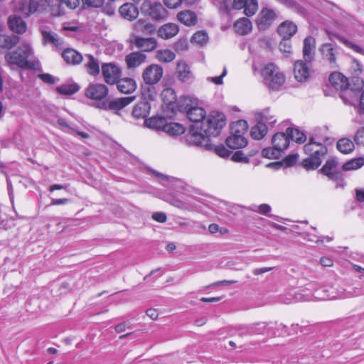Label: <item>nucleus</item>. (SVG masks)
I'll return each mask as SVG.
<instances>
[{
	"mask_svg": "<svg viewBox=\"0 0 364 364\" xmlns=\"http://www.w3.org/2000/svg\"><path fill=\"white\" fill-rule=\"evenodd\" d=\"M320 132L321 129H316L310 136L309 142L304 146L305 154L309 156L302 161V166L307 170L317 168L322 162L321 158L328 152L327 147L323 143L331 139L323 136Z\"/></svg>",
	"mask_w": 364,
	"mask_h": 364,
	"instance_id": "nucleus-1",
	"label": "nucleus"
},
{
	"mask_svg": "<svg viewBox=\"0 0 364 364\" xmlns=\"http://www.w3.org/2000/svg\"><path fill=\"white\" fill-rule=\"evenodd\" d=\"M5 60L9 66L14 70H36L40 63L34 56V51L28 42H23L15 50L5 55Z\"/></svg>",
	"mask_w": 364,
	"mask_h": 364,
	"instance_id": "nucleus-2",
	"label": "nucleus"
},
{
	"mask_svg": "<svg viewBox=\"0 0 364 364\" xmlns=\"http://www.w3.org/2000/svg\"><path fill=\"white\" fill-rule=\"evenodd\" d=\"M225 123V117L223 113L212 112L206 117L205 120L202 121L199 129L208 137L215 136L219 135ZM197 129H198V127H197Z\"/></svg>",
	"mask_w": 364,
	"mask_h": 364,
	"instance_id": "nucleus-3",
	"label": "nucleus"
},
{
	"mask_svg": "<svg viewBox=\"0 0 364 364\" xmlns=\"http://www.w3.org/2000/svg\"><path fill=\"white\" fill-rule=\"evenodd\" d=\"M261 73L264 83L271 90H277L285 82L284 75L274 63L266 65Z\"/></svg>",
	"mask_w": 364,
	"mask_h": 364,
	"instance_id": "nucleus-4",
	"label": "nucleus"
},
{
	"mask_svg": "<svg viewBox=\"0 0 364 364\" xmlns=\"http://www.w3.org/2000/svg\"><path fill=\"white\" fill-rule=\"evenodd\" d=\"M143 14L155 21L165 19L168 16L167 10L161 3L145 1L141 6Z\"/></svg>",
	"mask_w": 364,
	"mask_h": 364,
	"instance_id": "nucleus-5",
	"label": "nucleus"
},
{
	"mask_svg": "<svg viewBox=\"0 0 364 364\" xmlns=\"http://www.w3.org/2000/svg\"><path fill=\"white\" fill-rule=\"evenodd\" d=\"M164 75L163 68L158 64H151L142 71L141 77L146 85H154L160 82Z\"/></svg>",
	"mask_w": 364,
	"mask_h": 364,
	"instance_id": "nucleus-6",
	"label": "nucleus"
},
{
	"mask_svg": "<svg viewBox=\"0 0 364 364\" xmlns=\"http://www.w3.org/2000/svg\"><path fill=\"white\" fill-rule=\"evenodd\" d=\"M135 100V97H124L114 99L109 102L103 101L97 103V107L105 110H112L116 113L129 105Z\"/></svg>",
	"mask_w": 364,
	"mask_h": 364,
	"instance_id": "nucleus-7",
	"label": "nucleus"
},
{
	"mask_svg": "<svg viewBox=\"0 0 364 364\" xmlns=\"http://www.w3.org/2000/svg\"><path fill=\"white\" fill-rule=\"evenodd\" d=\"M107 85L101 83H90L85 90V95L92 100L102 102L108 95Z\"/></svg>",
	"mask_w": 364,
	"mask_h": 364,
	"instance_id": "nucleus-8",
	"label": "nucleus"
},
{
	"mask_svg": "<svg viewBox=\"0 0 364 364\" xmlns=\"http://www.w3.org/2000/svg\"><path fill=\"white\" fill-rule=\"evenodd\" d=\"M186 141L189 145L202 148L207 151H211L213 144L210 143L208 136L198 132L191 131L186 136Z\"/></svg>",
	"mask_w": 364,
	"mask_h": 364,
	"instance_id": "nucleus-9",
	"label": "nucleus"
},
{
	"mask_svg": "<svg viewBox=\"0 0 364 364\" xmlns=\"http://www.w3.org/2000/svg\"><path fill=\"white\" fill-rule=\"evenodd\" d=\"M102 74L105 81L109 85H114L120 78L122 70L114 63H103Z\"/></svg>",
	"mask_w": 364,
	"mask_h": 364,
	"instance_id": "nucleus-10",
	"label": "nucleus"
},
{
	"mask_svg": "<svg viewBox=\"0 0 364 364\" xmlns=\"http://www.w3.org/2000/svg\"><path fill=\"white\" fill-rule=\"evenodd\" d=\"M277 18V12L268 8L262 9L257 18V26L260 31L268 29Z\"/></svg>",
	"mask_w": 364,
	"mask_h": 364,
	"instance_id": "nucleus-11",
	"label": "nucleus"
},
{
	"mask_svg": "<svg viewBox=\"0 0 364 364\" xmlns=\"http://www.w3.org/2000/svg\"><path fill=\"white\" fill-rule=\"evenodd\" d=\"M323 60L328 62L331 68H337L336 56L338 54V48L332 43H324L319 48Z\"/></svg>",
	"mask_w": 364,
	"mask_h": 364,
	"instance_id": "nucleus-12",
	"label": "nucleus"
},
{
	"mask_svg": "<svg viewBox=\"0 0 364 364\" xmlns=\"http://www.w3.org/2000/svg\"><path fill=\"white\" fill-rule=\"evenodd\" d=\"M37 0H20L16 3L15 10L25 17L36 13L39 8Z\"/></svg>",
	"mask_w": 364,
	"mask_h": 364,
	"instance_id": "nucleus-13",
	"label": "nucleus"
},
{
	"mask_svg": "<svg viewBox=\"0 0 364 364\" xmlns=\"http://www.w3.org/2000/svg\"><path fill=\"white\" fill-rule=\"evenodd\" d=\"M232 6L235 9H244L247 16H253L258 9L257 0H233Z\"/></svg>",
	"mask_w": 364,
	"mask_h": 364,
	"instance_id": "nucleus-14",
	"label": "nucleus"
},
{
	"mask_svg": "<svg viewBox=\"0 0 364 364\" xmlns=\"http://www.w3.org/2000/svg\"><path fill=\"white\" fill-rule=\"evenodd\" d=\"M308 63H309L301 60L295 62L294 75L297 81L304 82L309 78L310 70Z\"/></svg>",
	"mask_w": 364,
	"mask_h": 364,
	"instance_id": "nucleus-15",
	"label": "nucleus"
},
{
	"mask_svg": "<svg viewBox=\"0 0 364 364\" xmlns=\"http://www.w3.org/2000/svg\"><path fill=\"white\" fill-rule=\"evenodd\" d=\"M146 55L142 52H132L125 56V63L128 69H134L142 65L146 60Z\"/></svg>",
	"mask_w": 364,
	"mask_h": 364,
	"instance_id": "nucleus-16",
	"label": "nucleus"
},
{
	"mask_svg": "<svg viewBox=\"0 0 364 364\" xmlns=\"http://www.w3.org/2000/svg\"><path fill=\"white\" fill-rule=\"evenodd\" d=\"M340 91V97L345 104L352 106L357 105L360 97L359 92L349 87L348 85L343 87V89H341Z\"/></svg>",
	"mask_w": 364,
	"mask_h": 364,
	"instance_id": "nucleus-17",
	"label": "nucleus"
},
{
	"mask_svg": "<svg viewBox=\"0 0 364 364\" xmlns=\"http://www.w3.org/2000/svg\"><path fill=\"white\" fill-rule=\"evenodd\" d=\"M316 41L312 36H307L304 40L303 56L305 61L311 63L314 59Z\"/></svg>",
	"mask_w": 364,
	"mask_h": 364,
	"instance_id": "nucleus-18",
	"label": "nucleus"
},
{
	"mask_svg": "<svg viewBox=\"0 0 364 364\" xmlns=\"http://www.w3.org/2000/svg\"><path fill=\"white\" fill-rule=\"evenodd\" d=\"M134 45L142 52H151L157 47V41L154 38L136 37Z\"/></svg>",
	"mask_w": 364,
	"mask_h": 364,
	"instance_id": "nucleus-19",
	"label": "nucleus"
},
{
	"mask_svg": "<svg viewBox=\"0 0 364 364\" xmlns=\"http://www.w3.org/2000/svg\"><path fill=\"white\" fill-rule=\"evenodd\" d=\"M115 84H117V90L124 94L134 92L137 87L136 81L131 77L119 78Z\"/></svg>",
	"mask_w": 364,
	"mask_h": 364,
	"instance_id": "nucleus-20",
	"label": "nucleus"
},
{
	"mask_svg": "<svg viewBox=\"0 0 364 364\" xmlns=\"http://www.w3.org/2000/svg\"><path fill=\"white\" fill-rule=\"evenodd\" d=\"M297 31L296 25L292 21H286L282 23L278 28L277 32L282 38L290 39Z\"/></svg>",
	"mask_w": 364,
	"mask_h": 364,
	"instance_id": "nucleus-21",
	"label": "nucleus"
},
{
	"mask_svg": "<svg viewBox=\"0 0 364 364\" xmlns=\"http://www.w3.org/2000/svg\"><path fill=\"white\" fill-rule=\"evenodd\" d=\"M120 15L129 21L134 20L139 15L138 8L134 4L125 3L119 9Z\"/></svg>",
	"mask_w": 364,
	"mask_h": 364,
	"instance_id": "nucleus-22",
	"label": "nucleus"
},
{
	"mask_svg": "<svg viewBox=\"0 0 364 364\" xmlns=\"http://www.w3.org/2000/svg\"><path fill=\"white\" fill-rule=\"evenodd\" d=\"M337 166V161L335 159H329L321 168V171L329 178L338 180L341 178V173L336 171L335 168Z\"/></svg>",
	"mask_w": 364,
	"mask_h": 364,
	"instance_id": "nucleus-23",
	"label": "nucleus"
},
{
	"mask_svg": "<svg viewBox=\"0 0 364 364\" xmlns=\"http://www.w3.org/2000/svg\"><path fill=\"white\" fill-rule=\"evenodd\" d=\"M179 28L176 23H168L161 26L157 31L159 37L163 39H169L178 33Z\"/></svg>",
	"mask_w": 364,
	"mask_h": 364,
	"instance_id": "nucleus-24",
	"label": "nucleus"
},
{
	"mask_svg": "<svg viewBox=\"0 0 364 364\" xmlns=\"http://www.w3.org/2000/svg\"><path fill=\"white\" fill-rule=\"evenodd\" d=\"M353 63L355 64L356 68L355 69L353 76L350 78V81H348V87L360 92L364 87L363 78L358 76L362 72L361 65L356 60H354Z\"/></svg>",
	"mask_w": 364,
	"mask_h": 364,
	"instance_id": "nucleus-25",
	"label": "nucleus"
},
{
	"mask_svg": "<svg viewBox=\"0 0 364 364\" xmlns=\"http://www.w3.org/2000/svg\"><path fill=\"white\" fill-rule=\"evenodd\" d=\"M150 109L149 103L143 100L135 105L132 114L135 119H144L149 114Z\"/></svg>",
	"mask_w": 364,
	"mask_h": 364,
	"instance_id": "nucleus-26",
	"label": "nucleus"
},
{
	"mask_svg": "<svg viewBox=\"0 0 364 364\" xmlns=\"http://www.w3.org/2000/svg\"><path fill=\"white\" fill-rule=\"evenodd\" d=\"M8 23L10 29L17 33H23L27 28L26 22L16 15L10 16Z\"/></svg>",
	"mask_w": 364,
	"mask_h": 364,
	"instance_id": "nucleus-27",
	"label": "nucleus"
},
{
	"mask_svg": "<svg viewBox=\"0 0 364 364\" xmlns=\"http://www.w3.org/2000/svg\"><path fill=\"white\" fill-rule=\"evenodd\" d=\"M272 143L274 147L278 148V150L283 153L289 146V139L287 133L278 132L273 136Z\"/></svg>",
	"mask_w": 364,
	"mask_h": 364,
	"instance_id": "nucleus-28",
	"label": "nucleus"
},
{
	"mask_svg": "<svg viewBox=\"0 0 364 364\" xmlns=\"http://www.w3.org/2000/svg\"><path fill=\"white\" fill-rule=\"evenodd\" d=\"M56 1V6H53V14L55 16H60L63 14V12L61 10L62 5H65L68 8L70 9H76L79 5L80 3H82V0H55Z\"/></svg>",
	"mask_w": 364,
	"mask_h": 364,
	"instance_id": "nucleus-29",
	"label": "nucleus"
},
{
	"mask_svg": "<svg viewBox=\"0 0 364 364\" xmlns=\"http://www.w3.org/2000/svg\"><path fill=\"white\" fill-rule=\"evenodd\" d=\"M85 66L87 73L94 77L97 76L100 72L98 60L95 58L94 56L90 54L85 55Z\"/></svg>",
	"mask_w": 364,
	"mask_h": 364,
	"instance_id": "nucleus-30",
	"label": "nucleus"
},
{
	"mask_svg": "<svg viewBox=\"0 0 364 364\" xmlns=\"http://www.w3.org/2000/svg\"><path fill=\"white\" fill-rule=\"evenodd\" d=\"M235 32L241 36L248 34L252 29V22L247 18H241L234 23Z\"/></svg>",
	"mask_w": 364,
	"mask_h": 364,
	"instance_id": "nucleus-31",
	"label": "nucleus"
},
{
	"mask_svg": "<svg viewBox=\"0 0 364 364\" xmlns=\"http://www.w3.org/2000/svg\"><path fill=\"white\" fill-rule=\"evenodd\" d=\"M176 73L178 78L184 82H188L193 78L192 73L184 61H179L177 63Z\"/></svg>",
	"mask_w": 364,
	"mask_h": 364,
	"instance_id": "nucleus-32",
	"label": "nucleus"
},
{
	"mask_svg": "<svg viewBox=\"0 0 364 364\" xmlns=\"http://www.w3.org/2000/svg\"><path fill=\"white\" fill-rule=\"evenodd\" d=\"M329 82L335 89L338 90L348 85V79L341 73H333L329 76Z\"/></svg>",
	"mask_w": 364,
	"mask_h": 364,
	"instance_id": "nucleus-33",
	"label": "nucleus"
},
{
	"mask_svg": "<svg viewBox=\"0 0 364 364\" xmlns=\"http://www.w3.org/2000/svg\"><path fill=\"white\" fill-rule=\"evenodd\" d=\"M225 143L229 148L237 149L245 147L247 144V141L244 136L230 134V136L226 139Z\"/></svg>",
	"mask_w": 364,
	"mask_h": 364,
	"instance_id": "nucleus-34",
	"label": "nucleus"
},
{
	"mask_svg": "<svg viewBox=\"0 0 364 364\" xmlns=\"http://www.w3.org/2000/svg\"><path fill=\"white\" fill-rule=\"evenodd\" d=\"M166 119L163 117H153L145 120L144 123L149 128L156 131L164 132Z\"/></svg>",
	"mask_w": 364,
	"mask_h": 364,
	"instance_id": "nucleus-35",
	"label": "nucleus"
},
{
	"mask_svg": "<svg viewBox=\"0 0 364 364\" xmlns=\"http://www.w3.org/2000/svg\"><path fill=\"white\" fill-rule=\"evenodd\" d=\"M62 56L68 63L73 65L79 64L83 58L80 53L71 48L65 49L63 52Z\"/></svg>",
	"mask_w": 364,
	"mask_h": 364,
	"instance_id": "nucleus-36",
	"label": "nucleus"
},
{
	"mask_svg": "<svg viewBox=\"0 0 364 364\" xmlns=\"http://www.w3.org/2000/svg\"><path fill=\"white\" fill-rule=\"evenodd\" d=\"M177 19L186 26H191L196 23L197 16L196 14L189 10H185L179 12L177 15Z\"/></svg>",
	"mask_w": 364,
	"mask_h": 364,
	"instance_id": "nucleus-37",
	"label": "nucleus"
},
{
	"mask_svg": "<svg viewBox=\"0 0 364 364\" xmlns=\"http://www.w3.org/2000/svg\"><path fill=\"white\" fill-rule=\"evenodd\" d=\"M186 116L190 121L200 124L206 118L205 111L198 106L187 111Z\"/></svg>",
	"mask_w": 364,
	"mask_h": 364,
	"instance_id": "nucleus-38",
	"label": "nucleus"
},
{
	"mask_svg": "<svg viewBox=\"0 0 364 364\" xmlns=\"http://www.w3.org/2000/svg\"><path fill=\"white\" fill-rule=\"evenodd\" d=\"M248 129L247 123L245 120H238L234 122L230 126V134L235 136H244Z\"/></svg>",
	"mask_w": 364,
	"mask_h": 364,
	"instance_id": "nucleus-39",
	"label": "nucleus"
},
{
	"mask_svg": "<svg viewBox=\"0 0 364 364\" xmlns=\"http://www.w3.org/2000/svg\"><path fill=\"white\" fill-rule=\"evenodd\" d=\"M19 42V38L16 36L0 35V50L10 49Z\"/></svg>",
	"mask_w": 364,
	"mask_h": 364,
	"instance_id": "nucleus-40",
	"label": "nucleus"
},
{
	"mask_svg": "<svg viewBox=\"0 0 364 364\" xmlns=\"http://www.w3.org/2000/svg\"><path fill=\"white\" fill-rule=\"evenodd\" d=\"M134 29L136 32L148 35L152 33L155 31V26L151 23L140 19L135 23Z\"/></svg>",
	"mask_w": 364,
	"mask_h": 364,
	"instance_id": "nucleus-41",
	"label": "nucleus"
},
{
	"mask_svg": "<svg viewBox=\"0 0 364 364\" xmlns=\"http://www.w3.org/2000/svg\"><path fill=\"white\" fill-rule=\"evenodd\" d=\"M268 128L267 124L263 122H258L252 127L250 134L253 139L259 140L267 134Z\"/></svg>",
	"mask_w": 364,
	"mask_h": 364,
	"instance_id": "nucleus-42",
	"label": "nucleus"
},
{
	"mask_svg": "<svg viewBox=\"0 0 364 364\" xmlns=\"http://www.w3.org/2000/svg\"><path fill=\"white\" fill-rule=\"evenodd\" d=\"M156 59L161 63H170L176 58V54L169 49H161L156 52Z\"/></svg>",
	"mask_w": 364,
	"mask_h": 364,
	"instance_id": "nucleus-43",
	"label": "nucleus"
},
{
	"mask_svg": "<svg viewBox=\"0 0 364 364\" xmlns=\"http://www.w3.org/2000/svg\"><path fill=\"white\" fill-rule=\"evenodd\" d=\"M267 328V323L265 322H257L250 324L245 328H241V329H245L247 334H264V331Z\"/></svg>",
	"mask_w": 364,
	"mask_h": 364,
	"instance_id": "nucleus-44",
	"label": "nucleus"
},
{
	"mask_svg": "<svg viewBox=\"0 0 364 364\" xmlns=\"http://www.w3.org/2000/svg\"><path fill=\"white\" fill-rule=\"evenodd\" d=\"M179 108L181 111H184L187 112L189 109L196 107L198 106V102L197 100L190 97V96H186L183 97L179 102Z\"/></svg>",
	"mask_w": 364,
	"mask_h": 364,
	"instance_id": "nucleus-45",
	"label": "nucleus"
},
{
	"mask_svg": "<svg viewBox=\"0 0 364 364\" xmlns=\"http://www.w3.org/2000/svg\"><path fill=\"white\" fill-rule=\"evenodd\" d=\"M80 87L76 83L63 84L56 87V91L60 95H70L76 93Z\"/></svg>",
	"mask_w": 364,
	"mask_h": 364,
	"instance_id": "nucleus-46",
	"label": "nucleus"
},
{
	"mask_svg": "<svg viewBox=\"0 0 364 364\" xmlns=\"http://www.w3.org/2000/svg\"><path fill=\"white\" fill-rule=\"evenodd\" d=\"M287 134L289 139L295 141L298 144H302L306 140V136L298 129L288 128Z\"/></svg>",
	"mask_w": 364,
	"mask_h": 364,
	"instance_id": "nucleus-47",
	"label": "nucleus"
},
{
	"mask_svg": "<svg viewBox=\"0 0 364 364\" xmlns=\"http://www.w3.org/2000/svg\"><path fill=\"white\" fill-rule=\"evenodd\" d=\"M184 131V127L180 124L174 122L168 123L166 122L164 132H166L171 136H176L183 134Z\"/></svg>",
	"mask_w": 364,
	"mask_h": 364,
	"instance_id": "nucleus-48",
	"label": "nucleus"
},
{
	"mask_svg": "<svg viewBox=\"0 0 364 364\" xmlns=\"http://www.w3.org/2000/svg\"><path fill=\"white\" fill-rule=\"evenodd\" d=\"M355 148L353 142L346 138L341 139L337 142V149L343 154H348Z\"/></svg>",
	"mask_w": 364,
	"mask_h": 364,
	"instance_id": "nucleus-49",
	"label": "nucleus"
},
{
	"mask_svg": "<svg viewBox=\"0 0 364 364\" xmlns=\"http://www.w3.org/2000/svg\"><path fill=\"white\" fill-rule=\"evenodd\" d=\"M43 39L46 43H51L57 47L61 46V40L58 36L52 31H43Z\"/></svg>",
	"mask_w": 364,
	"mask_h": 364,
	"instance_id": "nucleus-50",
	"label": "nucleus"
},
{
	"mask_svg": "<svg viewBox=\"0 0 364 364\" xmlns=\"http://www.w3.org/2000/svg\"><path fill=\"white\" fill-rule=\"evenodd\" d=\"M258 117H259V122H263L265 124H269L270 125H272L277 121L274 114H272L269 108L263 109L258 114Z\"/></svg>",
	"mask_w": 364,
	"mask_h": 364,
	"instance_id": "nucleus-51",
	"label": "nucleus"
},
{
	"mask_svg": "<svg viewBox=\"0 0 364 364\" xmlns=\"http://www.w3.org/2000/svg\"><path fill=\"white\" fill-rule=\"evenodd\" d=\"M363 165L364 158L359 157L347 161L342 166V168L344 171L355 170L360 168Z\"/></svg>",
	"mask_w": 364,
	"mask_h": 364,
	"instance_id": "nucleus-52",
	"label": "nucleus"
},
{
	"mask_svg": "<svg viewBox=\"0 0 364 364\" xmlns=\"http://www.w3.org/2000/svg\"><path fill=\"white\" fill-rule=\"evenodd\" d=\"M337 40L342 43L343 45H345L347 48L352 49L356 53H358L360 54H362L364 55V49L362 48L360 46L352 43L351 41L347 40L345 37L342 36H336Z\"/></svg>",
	"mask_w": 364,
	"mask_h": 364,
	"instance_id": "nucleus-53",
	"label": "nucleus"
},
{
	"mask_svg": "<svg viewBox=\"0 0 364 364\" xmlns=\"http://www.w3.org/2000/svg\"><path fill=\"white\" fill-rule=\"evenodd\" d=\"M282 154V153L278 150V148L274 147L273 145L272 147L264 148L262 151V156L269 159H279Z\"/></svg>",
	"mask_w": 364,
	"mask_h": 364,
	"instance_id": "nucleus-54",
	"label": "nucleus"
},
{
	"mask_svg": "<svg viewBox=\"0 0 364 364\" xmlns=\"http://www.w3.org/2000/svg\"><path fill=\"white\" fill-rule=\"evenodd\" d=\"M208 40V34L205 31H203L195 33L191 38V42L193 43L198 44L200 46H203V45L206 44Z\"/></svg>",
	"mask_w": 364,
	"mask_h": 364,
	"instance_id": "nucleus-55",
	"label": "nucleus"
},
{
	"mask_svg": "<svg viewBox=\"0 0 364 364\" xmlns=\"http://www.w3.org/2000/svg\"><path fill=\"white\" fill-rule=\"evenodd\" d=\"M257 152V151H252L251 154H249V156H254ZM231 159L235 162H243V163H248L250 161L248 156H246L242 151H235L232 155Z\"/></svg>",
	"mask_w": 364,
	"mask_h": 364,
	"instance_id": "nucleus-56",
	"label": "nucleus"
},
{
	"mask_svg": "<svg viewBox=\"0 0 364 364\" xmlns=\"http://www.w3.org/2000/svg\"><path fill=\"white\" fill-rule=\"evenodd\" d=\"M141 95L146 100H154L156 96V92L153 85H147L141 88Z\"/></svg>",
	"mask_w": 364,
	"mask_h": 364,
	"instance_id": "nucleus-57",
	"label": "nucleus"
},
{
	"mask_svg": "<svg viewBox=\"0 0 364 364\" xmlns=\"http://www.w3.org/2000/svg\"><path fill=\"white\" fill-rule=\"evenodd\" d=\"M211 151H214V152L217 155H218L219 156H220L222 158H227L231 154V151H230L228 149H227L223 145H220V146L213 145V149Z\"/></svg>",
	"mask_w": 364,
	"mask_h": 364,
	"instance_id": "nucleus-58",
	"label": "nucleus"
},
{
	"mask_svg": "<svg viewBox=\"0 0 364 364\" xmlns=\"http://www.w3.org/2000/svg\"><path fill=\"white\" fill-rule=\"evenodd\" d=\"M38 77L43 82L49 84V85H53L55 83L56 81H58V78H55L54 76L49 73H43L39 74L38 75Z\"/></svg>",
	"mask_w": 364,
	"mask_h": 364,
	"instance_id": "nucleus-59",
	"label": "nucleus"
},
{
	"mask_svg": "<svg viewBox=\"0 0 364 364\" xmlns=\"http://www.w3.org/2000/svg\"><path fill=\"white\" fill-rule=\"evenodd\" d=\"M105 0H82L83 8H99L102 6Z\"/></svg>",
	"mask_w": 364,
	"mask_h": 364,
	"instance_id": "nucleus-60",
	"label": "nucleus"
},
{
	"mask_svg": "<svg viewBox=\"0 0 364 364\" xmlns=\"http://www.w3.org/2000/svg\"><path fill=\"white\" fill-rule=\"evenodd\" d=\"M279 48L282 53H290L291 46L289 39L282 38V41L279 43Z\"/></svg>",
	"mask_w": 364,
	"mask_h": 364,
	"instance_id": "nucleus-61",
	"label": "nucleus"
},
{
	"mask_svg": "<svg viewBox=\"0 0 364 364\" xmlns=\"http://www.w3.org/2000/svg\"><path fill=\"white\" fill-rule=\"evenodd\" d=\"M272 208L268 204L264 203L259 206H255V208H252V210L259 212L261 214L266 215L271 217L272 215L268 214L271 211Z\"/></svg>",
	"mask_w": 364,
	"mask_h": 364,
	"instance_id": "nucleus-62",
	"label": "nucleus"
},
{
	"mask_svg": "<svg viewBox=\"0 0 364 364\" xmlns=\"http://www.w3.org/2000/svg\"><path fill=\"white\" fill-rule=\"evenodd\" d=\"M354 141L358 145L364 146V127H361L356 132Z\"/></svg>",
	"mask_w": 364,
	"mask_h": 364,
	"instance_id": "nucleus-63",
	"label": "nucleus"
},
{
	"mask_svg": "<svg viewBox=\"0 0 364 364\" xmlns=\"http://www.w3.org/2000/svg\"><path fill=\"white\" fill-rule=\"evenodd\" d=\"M116 6L114 2H108L102 7V12L108 16H112L115 12Z\"/></svg>",
	"mask_w": 364,
	"mask_h": 364,
	"instance_id": "nucleus-64",
	"label": "nucleus"
}]
</instances>
